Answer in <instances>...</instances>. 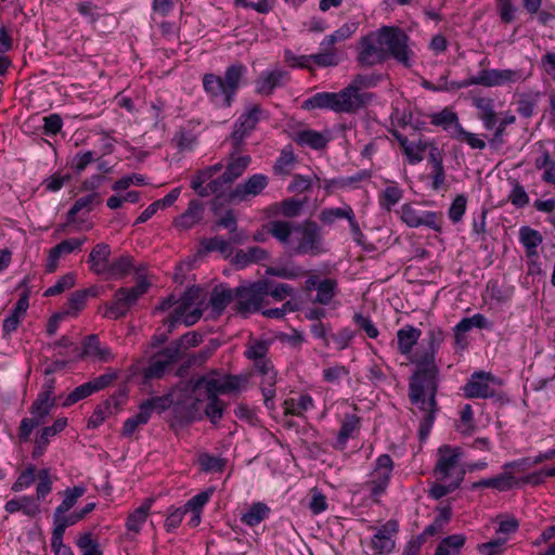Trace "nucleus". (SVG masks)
Wrapping results in <instances>:
<instances>
[{"label": "nucleus", "mask_w": 555, "mask_h": 555, "mask_svg": "<svg viewBox=\"0 0 555 555\" xmlns=\"http://www.w3.org/2000/svg\"><path fill=\"white\" fill-rule=\"evenodd\" d=\"M287 73L281 69L266 70L261 73L256 81V91L262 95H269L273 90L282 86Z\"/></svg>", "instance_id": "nucleus-28"}, {"label": "nucleus", "mask_w": 555, "mask_h": 555, "mask_svg": "<svg viewBox=\"0 0 555 555\" xmlns=\"http://www.w3.org/2000/svg\"><path fill=\"white\" fill-rule=\"evenodd\" d=\"M416 405L420 410L425 412L421 423H420V438L422 440L426 439L434 426L437 413V401H436V392H423L420 396V400L417 402H411Z\"/></svg>", "instance_id": "nucleus-19"}, {"label": "nucleus", "mask_w": 555, "mask_h": 555, "mask_svg": "<svg viewBox=\"0 0 555 555\" xmlns=\"http://www.w3.org/2000/svg\"><path fill=\"white\" fill-rule=\"evenodd\" d=\"M380 80L382 76L378 74H359L353 77L349 86L344 90L350 96L354 112L365 106L373 96L372 93L361 92V90L374 88Z\"/></svg>", "instance_id": "nucleus-14"}, {"label": "nucleus", "mask_w": 555, "mask_h": 555, "mask_svg": "<svg viewBox=\"0 0 555 555\" xmlns=\"http://www.w3.org/2000/svg\"><path fill=\"white\" fill-rule=\"evenodd\" d=\"M349 374V369L343 364H334L322 370L323 380L332 385H339Z\"/></svg>", "instance_id": "nucleus-57"}, {"label": "nucleus", "mask_w": 555, "mask_h": 555, "mask_svg": "<svg viewBox=\"0 0 555 555\" xmlns=\"http://www.w3.org/2000/svg\"><path fill=\"white\" fill-rule=\"evenodd\" d=\"M268 185V177L262 173H256L249 177L243 183L237 184L229 194L232 202H246L250 197L259 195Z\"/></svg>", "instance_id": "nucleus-17"}, {"label": "nucleus", "mask_w": 555, "mask_h": 555, "mask_svg": "<svg viewBox=\"0 0 555 555\" xmlns=\"http://www.w3.org/2000/svg\"><path fill=\"white\" fill-rule=\"evenodd\" d=\"M293 140L300 146H309L312 150H322L326 146L328 140L319 131L305 129L297 131Z\"/></svg>", "instance_id": "nucleus-33"}, {"label": "nucleus", "mask_w": 555, "mask_h": 555, "mask_svg": "<svg viewBox=\"0 0 555 555\" xmlns=\"http://www.w3.org/2000/svg\"><path fill=\"white\" fill-rule=\"evenodd\" d=\"M109 256H111V247L109 245L105 243H99L96 244L93 249L91 250L88 263L90 266V270L98 274V275H104L107 266L109 263Z\"/></svg>", "instance_id": "nucleus-29"}, {"label": "nucleus", "mask_w": 555, "mask_h": 555, "mask_svg": "<svg viewBox=\"0 0 555 555\" xmlns=\"http://www.w3.org/2000/svg\"><path fill=\"white\" fill-rule=\"evenodd\" d=\"M443 340L444 333L439 327H433L417 350L408 358L417 367L409 384L411 402H417L423 392H437L439 367L436 354Z\"/></svg>", "instance_id": "nucleus-3"}, {"label": "nucleus", "mask_w": 555, "mask_h": 555, "mask_svg": "<svg viewBox=\"0 0 555 555\" xmlns=\"http://www.w3.org/2000/svg\"><path fill=\"white\" fill-rule=\"evenodd\" d=\"M398 531V524L395 520H388L386 524L377 528L372 538L371 546L375 554H389L395 547L392 535Z\"/></svg>", "instance_id": "nucleus-21"}, {"label": "nucleus", "mask_w": 555, "mask_h": 555, "mask_svg": "<svg viewBox=\"0 0 555 555\" xmlns=\"http://www.w3.org/2000/svg\"><path fill=\"white\" fill-rule=\"evenodd\" d=\"M132 269V260L128 256H121L109 262L104 275L107 279H121Z\"/></svg>", "instance_id": "nucleus-44"}, {"label": "nucleus", "mask_w": 555, "mask_h": 555, "mask_svg": "<svg viewBox=\"0 0 555 555\" xmlns=\"http://www.w3.org/2000/svg\"><path fill=\"white\" fill-rule=\"evenodd\" d=\"M304 109L325 108L335 113H354L350 96L343 89L339 92H318L302 102Z\"/></svg>", "instance_id": "nucleus-11"}, {"label": "nucleus", "mask_w": 555, "mask_h": 555, "mask_svg": "<svg viewBox=\"0 0 555 555\" xmlns=\"http://www.w3.org/2000/svg\"><path fill=\"white\" fill-rule=\"evenodd\" d=\"M211 251H219L224 256H229L232 253L231 243L221 236L202 240L199 253L208 254Z\"/></svg>", "instance_id": "nucleus-45"}, {"label": "nucleus", "mask_w": 555, "mask_h": 555, "mask_svg": "<svg viewBox=\"0 0 555 555\" xmlns=\"http://www.w3.org/2000/svg\"><path fill=\"white\" fill-rule=\"evenodd\" d=\"M428 146V143L423 140H418L417 142H408L406 145L402 147L403 154L406 156L410 164H418L424 159V153Z\"/></svg>", "instance_id": "nucleus-58"}, {"label": "nucleus", "mask_w": 555, "mask_h": 555, "mask_svg": "<svg viewBox=\"0 0 555 555\" xmlns=\"http://www.w3.org/2000/svg\"><path fill=\"white\" fill-rule=\"evenodd\" d=\"M250 162L251 158L248 155H242L237 157L231 156L224 172L221 175L223 186L240 178L248 168Z\"/></svg>", "instance_id": "nucleus-31"}, {"label": "nucleus", "mask_w": 555, "mask_h": 555, "mask_svg": "<svg viewBox=\"0 0 555 555\" xmlns=\"http://www.w3.org/2000/svg\"><path fill=\"white\" fill-rule=\"evenodd\" d=\"M464 456V452L460 447H452L450 444H442L437 450V462L434 468V474L438 481L453 480L457 478L460 472H465L464 467L460 466V461Z\"/></svg>", "instance_id": "nucleus-8"}, {"label": "nucleus", "mask_w": 555, "mask_h": 555, "mask_svg": "<svg viewBox=\"0 0 555 555\" xmlns=\"http://www.w3.org/2000/svg\"><path fill=\"white\" fill-rule=\"evenodd\" d=\"M261 282L267 284L266 297L271 296L276 300H283L293 296L294 288L286 283H274L269 280H262Z\"/></svg>", "instance_id": "nucleus-61"}, {"label": "nucleus", "mask_w": 555, "mask_h": 555, "mask_svg": "<svg viewBox=\"0 0 555 555\" xmlns=\"http://www.w3.org/2000/svg\"><path fill=\"white\" fill-rule=\"evenodd\" d=\"M76 545L81 551L82 555H103L98 540L93 539L91 532L79 534L76 540Z\"/></svg>", "instance_id": "nucleus-59"}, {"label": "nucleus", "mask_w": 555, "mask_h": 555, "mask_svg": "<svg viewBox=\"0 0 555 555\" xmlns=\"http://www.w3.org/2000/svg\"><path fill=\"white\" fill-rule=\"evenodd\" d=\"M246 73L245 65L235 63L227 67L223 77L205 74L203 76L204 91L215 105L230 107Z\"/></svg>", "instance_id": "nucleus-4"}, {"label": "nucleus", "mask_w": 555, "mask_h": 555, "mask_svg": "<svg viewBox=\"0 0 555 555\" xmlns=\"http://www.w3.org/2000/svg\"><path fill=\"white\" fill-rule=\"evenodd\" d=\"M389 57L406 68L414 64L415 54L410 48V38L401 28L383 26L360 39L357 62L361 66L371 67Z\"/></svg>", "instance_id": "nucleus-1"}, {"label": "nucleus", "mask_w": 555, "mask_h": 555, "mask_svg": "<svg viewBox=\"0 0 555 555\" xmlns=\"http://www.w3.org/2000/svg\"><path fill=\"white\" fill-rule=\"evenodd\" d=\"M460 417L461 420L455 426L456 430L464 436H470L476 429L474 411L470 404H465L461 409Z\"/></svg>", "instance_id": "nucleus-52"}, {"label": "nucleus", "mask_w": 555, "mask_h": 555, "mask_svg": "<svg viewBox=\"0 0 555 555\" xmlns=\"http://www.w3.org/2000/svg\"><path fill=\"white\" fill-rule=\"evenodd\" d=\"M214 177L207 167L198 170L191 181V189L201 197L221 194L224 191L221 176L216 179Z\"/></svg>", "instance_id": "nucleus-18"}, {"label": "nucleus", "mask_w": 555, "mask_h": 555, "mask_svg": "<svg viewBox=\"0 0 555 555\" xmlns=\"http://www.w3.org/2000/svg\"><path fill=\"white\" fill-rule=\"evenodd\" d=\"M169 365L168 361L164 360L162 357L155 356L150 365L144 370V378L154 379L163 377Z\"/></svg>", "instance_id": "nucleus-64"}, {"label": "nucleus", "mask_w": 555, "mask_h": 555, "mask_svg": "<svg viewBox=\"0 0 555 555\" xmlns=\"http://www.w3.org/2000/svg\"><path fill=\"white\" fill-rule=\"evenodd\" d=\"M547 543L550 544L546 548L540 551L538 555H555V524L546 527L533 541L534 546H541Z\"/></svg>", "instance_id": "nucleus-56"}, {"label": "nucleus", "mask_w": 555, "mask_h": 555, "mask_svg": "<svg viewBox=\"0 0 555 555\" xmlns=\"http://www.w3.org/2000/svg\"><path fill=\"white\" fill-rule=\"evenodd\" d=\"M337 280L326 278L320 282L317 289V296L314 302L327 306L331 304L333 298L338 294Z\"/></svg>", "instance_id": "nucleus-39"}, {"label": "nucleus", "mask_w": 555, "mask_h": 555, "mask_svg": "<svg viewBox=\"0 0 555 555\" xmlns=\"http://www.w3.org/2000/svg\"><path fill=\"white\" fill-rule=\"evenodd\" d=\"M270 514V508L262 502H256L241 516V522L248 526H258L261 521L267 519Z\"/></svg>", "instance_id": "nucleus-36"}, {"label": "nucleus", "mask_w": 555, "mask_h": 555, "mask_svg": "<svg viewBox=\"0 0 555 555\" xmlns=\"http://www.w3.org/2000/svg\"><path fill=\"white\" fill-rule=\"evenodd\" d=\"M501 385L500 379L493 374L485 371L474 372L462 387L467 399H489L498 396L496 387Z\"/></svg>", "instance_id": "nucleus-10"}, {"label": "nucleus", "mask_w": 555, "mask_h": 555, "mask_svg": "<svg viewBox=\"0 0 555 555\" xmlns=\"http://www.w3.org/2000/svg\"><path fill=\"white\" fill-rule=\"evenodd\" d=\"M266 273L281 279L296 280L305 276L307 271L301 266L287 263L284 266L269 267Z\"/></svg>", "instance_id": "nucleus-43"}, {"label": "nucleus", "mask_w": 555, "mask_h": 555, "mask_svg": "<svg viewBox=\"0 0 555 555\" xmlns=\"http://www.w3.org/2000/svg\"><path fill=\"white\" fill-rule=\"evenodd\" d=\"M261 114L262 109L260 106L255 105L241 115L235 122L234 130L232 132V139L235 144H240L243 139L255 129L256 125L260 120Z\"/></svg>", "instance_id": "nucleus-22"}, {"label": "nucleus", "mask_w": 555, "mask_h": 555, "mask_svg": "<svg viewBox=\"0 0 555 555\" xmlns=\"http://www.w3.org/2000/svg\"><path fill=\"white\" fill-rule=\"evenodd\" d=\"M153 503L154 499L149 498L138 508L128 515L126 520V529L128 532H131L134 535L140 533L149 517Z\"/></svg>", "instance_id": "nucleus-30"}, {"label": "nucleus", "mask_w": 555, "mask_h": 555, "mask_svg": "<svg viewBox=\"0 0 555 555\" xmlns=\"http://www.w3.org/2000/svg\"><path fill=\"white\" fill-rule=\"evenodd\" d=\"M491 478V489L500 492H505L519 485L518 479L515 477L513 472L503 469V472Z\"/></svg>", "instance_id": "nucleus-53"}, {"label": "nucleus", "mask_w": 555, "mask_h": 555, "mask_svg": "<svg viewBox=\"0 0 555 555\" xmlns=\"http://www.w3.org/2000/svg\"><path fill=\"white\" fill-rule=\"evenodd\" d=\"M87 489L85 486L79 485L72 488H66L61 494L63 496L62 502L56 506L59 511H70L78 500L86 493Z\"/></svg>", "instance_id": "nucleus-49"}, {"label": "nucleus", "mask_w": 555, "mask_h": 555, "mask_svg": "<svg viewBox=\"0 0 555 555\" xmlns=\"http://www.w3.org/2000/svg\"><path fill=\"white\" fill-rule=\"evenodd\" d=\"M285 415L305 418V414L315 408L314 400L309 393H300L288 398L283 403Z\"/></svg>", "instance_id": "nucleus-27"}, {"label": "nucleus", "mask_w": 555, "mask_h": 555, "mask_svg": "<svg viewBox=\"0 0 555 555\" xmlns=\"http://www.w3.org/2000/svg\"><path fill=\"white\" fill-rule=\"evenodd\" d=\"M392 470L393 461L389 454H382L376 459L370 479L364 483L370 491L372 502H380V498L386 493L390 483Z\"/></svg>", "instance_id": "nucleus-9"}, {"label": "nucleus", "mask_w": 555, "mask_h": 555, "mask_svg": "<svg viewBox=\"0 0 555 555\" xmlns=\"http://www.w3.org/2000/svg\"><path fill=\"white\" fill-rule=\"evenodd\" d=\"M357 30L356 23H346L341 25L334 33L325 36L320 43L321 48H334L338 42L345 41L350 38Z\"/></svg>", "instance_id": "nucleus-41"}, {"label": "nucleus", "mask_w": 555, "mask_h": 555, "mask_svg": "<svg viewBox=\"0 0 555 555\" xmlns=\"http://www.w3.org/2000/svg\"><path fill=\"white\" fill-rule=\"evenodd\" d=\"M204 473H222L225 468V459L209 453H202L197 460Z\"/></svg>", "instance_id": "nucleus-50"}, {"label": "nucleus", "mask_w": 555, "mask_h": 555, "mask_svg": "<svg viewBox=\"0 0 555 555\" xmlns=\"http://www.w3.org/2000/svg\"><path fill=\"white\" fill-rule=\"evenodd\" d=\"M360 429V417L356 414L347 413L344 416L340 429L337 435L336 448L339 450L345 449L349 438Z\"/></svg>", "instance_id": "nucleus-35"}, {"label": "nucleus", "mask_w": 555, "mask_h": 555, "mask_svg": "<svg viewBox=\"0 0 555 555\" xmlns=\"http://www.w3.org/2000/svg\"><path fill=\"white\" fill-rule=\"evenodd\" d=\"M534 167L542 171L541 180L555 189V159L547 150L534 159Z\"/></svg>", "instance_id": "nucleus-34"}, {"label": "nucleus", "mask_w": 555, "mask_h": 555, "mask_svg": "<svg viewBox=\"0 0 555 555\" xmlns=\"http://www.w3.org/2000/svg\"><path fill=\"white\" fill-rule=\"evenodd\" d=\"M477 79L478 86L493 88L524 81L526 77L521 69L486 68L477 73Z\"/></svg>", "instance_id": "nucleus-15"}, {"label": "nucleus", "mask_w": 555, "mask_h": 555, "mask_svg": "<svg viewBox=\"0 0 555 555\" xmlns=\"http://www.w3.org/2000/svg\"><path fill=\"white\" fill-rule=\"evenodd\" d=\"M173 403L171 395L156 396L144 400L139 405V412L135 414L139 422L147 424L154 412L160 414L168 410Z\"/></svg>", "instance_id": "nucleus-23"}, {"label": "nucleus", "mask_w": 555, "mask_h": 555, "mask_svg": "<svg viewBox=\"0 0 555 555\" xmlns=\"http://www.w3.org/2000/svg\"><path fill=\"white\" fill-rule=\"evenodd\" d=\"M400 219L409 228L427 227L436 232L442 230V215L436 211L421 210L412 204H403L398 211Z\"/></svg>", "instance_id": "nucleus-13"}, {"label": "nucleus", "mask_w": 555, "mask_h": 555, "mask_svg": "<svg viewBox=\"0 0 555 555\" xmlns=\"http://www.w3.org/2000/svg\"><path fill=\"white\" fill-rule=\"evenodd\" d=\"M519 240L528 254H534L537 247L542 243V235L537 230L529 227H522L519 230Z\"/></svg>", "instance_id": "nucleus-55"}, {"label": "nucleus", "mask_w": 555, "mask_h": 555, "mask_svg": "<svg viewBox=\"0 0 555 555\" xmlns=\"http://www.w3.org/2000/svg\"><path fill=\"white\" fill-rule=\"evenodd\" d=\"M295 163V155L291 145L285 146L280 156L276 158L273 170L279 176H287L291 173Z\"/></svg>", "instance_id": "nucleus-46"}, {"label": "nucleus", "mask_w": 555, "mask_h": 555, "mask_svg": "<svg viewBox=\"0 0 555 555\" xmlns=\"http://www.w3.org/2000/svg\"><path fill=\"white\" fill-rule=\"evenodd\" d=\"M422 332L420 328L406 324L397 331V349L398 352L406 358L413 353V348L420 340Z\"/></svg>", "instance_id": "nucleus-24"}, {"label": "nucleus", "mask_w": 555, "mask_h": 555, "mask_svg": "<svg viewBox=\"0 0 555 555\" xmlns=\"http://www.w3.org/2000/svg\"><path fill=\"white\" fill-rule=\"evenodd\" d=\"M203 214L204 205L197 199H192L188 209L173 220V225L179 230H189L203 219Z\"/></svg>", "instance_id": "nucleus-26"}, {"label": "nucleus", "mask_w": 555, "mask_h": 555, "mask_svg": "<svg viewBox=\"0 0 555 555\" xmlns=\"http://www.w3.org/2000/svg\"><path fill=\"white\" fill-rule=\"evenodd\" d=\"M321 52L312 54L313 63L320 67L337 66L341 61V54L335 48H321Z\"/></svg>", "instance_id": "nucleus-47"}, {"label": "nucleus", "mask_w": 555, "mask_h": 555, "mask_svg": "<svg viewBox=\"0 0 555 555\" xmlns=\"http://www.w3.org/2000/svg\"><path fill=\"white\" fill-rule=\"evenodd\" d=\"M269 343L267 340H254L249 341L244 352L245 357L253 361H259L268 358Z\"/></svg>", "instance_id": "nucleus-60"}, {"label": "nucleus", "mask_w": 555, "mask_h": 555, "mask_svg": "<svg viewBox=\"0 0 555 555\" xmlns=\"http://www.w3.org/2000/svg\"><path fill=\"white\" fill-rule=\"evenodd\" d=\"M234 298L235 289L233 291L224 284H219L212 288L208 306L211 308L212 314L219 317Z\"/></svg>", "instance_id": "nucleus-25"}, {"label": "nucleus", "mask_w": 555, "mask_h": 555, "mask_svg": "<svg viewBox=\"0 0 555 555\" xmlns=\"http://www.w3.org/2000/svg\"><path fill=\"white\" fill-rule=\"evenodd\" d=\"M67 426L66 417L56 418L52 425L42 427L34 439V449L31 452L33 459L41 457L47 451L51 440L62 433Z\"/></svg>", "instance_id": "nucleus-20"}, {"label": "nucleus", "mask_w": 555, "mask_h": 555, "mask_svg": "<svg viewBox=\"0 0 555 555\" xmlns=\"http://www.w3.org/2000/svg\"><path fill=\"white\" fill-rule=\"evenodd\" d=\"M276 372L261 375L260 390L263 396V403L270 411L275 410V385H276Z\"/></svg>", "instance_id": "nucleus-38"}, {"label": "nucleus", "mask_w": 555, "mask_h": 555, "mask_svg": "<svg viewBox=\"0 0 555 555\" xmlns=\"http://www.w3.org/2000/svg\"><path fill=\"white\" fill-rule=\"evenodd\" d=\"M402 196L403 190L397 184L388 185L378 194L379 207L385 211H390L401 201Z\"/></svg>", "instance_id": "nucleus-42"}, {"label": "nucleus", "mask_w": 555, "mask_h": 555, "mask_svg": "<svg viewBox=\"0 0 555 555\" xmlns=\"http://www.w3.org/2000/svg\"><path fill=\"white\" fill-rule=\"evenodd\" d=\"M464 477H465V472H460L457 474V478L451 480V482H449L448 485H443V483L433 485L431 488L429 489V496L435 500H439V499L448 495L449 493H451L454 490H456L457 488H460L462 481L464 480Z\"/></svg>", "instance_id": "nucleus-54"}, {"label": "nucleus", "mask_w": 555, "mask_h": 555, "mask_svg": "<svg viewBox=\"0 0 555 555\" xmlns=\"http://www.w3.org/2000/svg\"><path fill=\"white\" fill-rule=\"evenodd\" d=\"M81 357H93L99 361L106 362L112 359V351L108 347L101 345L96 335H89L82 341Z\"/></svg>", "instance_id": "nucleus-32"}, {"label": "nucleus", "mask_w": 555, "mask_h": 555, "mask_svg": "<svg viewBox=\"0 0 555 555\" xmlns=\"http://www.w3.org/2000/svg\"><path fill=\"white\" fill-rule=\"evenodd\" d=\"M267 232L281 243L292 256H320L327 251L321 228L315 221L292 222L272 220Z\"/></svg>", "instance_id": "nucleus-2"}, {"label": "nucleus", "mask_w": 555, "mask_h": 555, "mask_svg": "<svg viewBox=\"0 0 555 555\" xmlns=\"http://www.w3.org/2000/svg\"><path fill=\"white\" fill-rule=\"evenodd\" d=\"M89 296V289H81L74 292L67 300V309L65 314L76 315L80 310L83 309Z\"/></svg>", "instance_id": "nucleus-63"}, {"label": "nucleus", "mask_w": 555, "mask_h": 555, "mask_svg": "<svg viewBox=\"0 0 555 555\" xmlns=\"http://www.w3.org/2000/svg\"><path fill=\"white\" fill-rule=\"evenodd\" d=\"M116 410V402L114 400L107 399L104 402L98 404L88 421L89 428H98L100 427L105 420L114 414Z\"/></svg>", "instance_id": "nucleus-40"}, {"label": "nucleus", "mask_w": 555, "mask_h": 555, "mask_svg": "<svg viewBox=\"0 0 555 555\" xmlns=\"http://www.w3.org/2000/svg\"><path fill=\"white\" fill-rule=\"evenodd\" d=\"M219 395H225L222 377H198L193 384L192 396L184 402H178L175 406L176 417L182 423H191L201 418V404L204 398L220 399Z\"/></svg>", "instance_id": "nucleus-5"}, {"label": "nucleus", "mask_w": 555, "mask_h": 555, "mask_svg": "<svg viewBox=\"0 0 555 555\" xmlns=\"http://www.w3.org/2000/svg\"><path fill=\"white\" fill-rule=\"evenodd\" d=\"M267 284L258 281L248 286H240L235 288V309L243 317H247L260 309L266 298Z\"/></svg>", "instance_id": "nucleus-12"}, {"label": "nucleus", "mask_w": 555, "mask_h": 555, "mask_svg": "<svg viewBox=\"0 0 555 555\" xmlns=\"http://www.w3.org/2000/svg\"><path fill=\"white\" fill-rule=\"evenodd\" d=\"M320 220L324 224H333L337 220L346 219L349 223L350 232L356 242H360L363 237V233L361 231L360 224L356 218L354 211L352 207L348 204H344L340 207H328L324 208L320 212Z\"/></svg>", "instance_id": "nucleus-16"}, {"label": "nucleus", "mask_w": 555, "mask_h": 555, "mask_svg": "<svg viewBox=\"0 0 555 555\" xmlns=\"http://www.w3.org/2000/svg\"><path fill=\"white\" fill-rule=\"evenodd\" d=\"M430 122L434 126L442 127L451 138L455 133V129L461 126L457 115L448 108L433 114L430 116Z\"/></svg>", "instance_id": "nucleus-37"}, {"label": "nucleus", "mask_w": 555, "mask_h": 555, "mask_svg": "<svg viewBox=\"0 0 555 555\" xmlns=\"http://www.w3.org/2000/svg\"><path fill=\"white\" fill-rule=\"evenodd\" d=\"M101 198L96 192L79 197L67 212L68 222L74 221L75 216L81 210L90 211L93 205L100 204Z\"/></svg>", "instance_id": "nucleus-48"}, {"label": "nucleus", "mask_w": 555, "mask_h": 555, "mask_svg": "<svg viewBox=\"0 0 555 555\" xmlns=\"http://www.w3.org/2000/svg\"><path fill=\"white\" fill-rule=\"evenodd\" d=\"M150 282L141 279L133 287H120L114 294L112 302L105 306L104 317L112 320L124 318L128 311L133 307L140 297L147 293Z\"/></svg>", "instance_id": "nucleus-7"}, {"label": "nucleus", "mask_w": 555, "mask_h": 555, "mask_svg": "<svg viewBox=\"0 0 555 555\" xmlns=\"http://www.w3.org/2000/svg\"><path fill=\"white\" fill-rule=\"evenodd\" d=\"M540 98L539 92L520 94L517 102V113L524 118L533 116Z\"/></svg>", "instance_id": "nucleus-51"}, {"label": "nucleus", "mask_w": 555, "mask_h": 555, "mask_svg": "<svg viewBox=\"0 0 555 555\" xmlns=\"http://www.w3.org/2000/svg\"><path fill=\"white\" fill-rule=\"evenodd\" d=\"M54 384L55 380L53 378H49L42 384L36 399L29 408L30 416L24 417L21 421L17 434L21 442L29 441L33 430L43 425L47 417L56 406Z\"/></svg>", "instance_id": "nucleus-6"}, {"label": "nucleus", "mask_w": 555, "mask_h": 555, "mask_svg": "<svg viewBox=\"0 0 555 555\" xmlns=\"http://www.w3.org/2000/svg\"><path fill=\"white\" fill-rule=\"evenodd\" d=\"M356 336V332L349 327L340 328L337 333L330 334V344L333 343L336 350L347 349Z\"/></svg>", "instance_id": "nucleus-62"}]
</instances>
